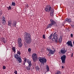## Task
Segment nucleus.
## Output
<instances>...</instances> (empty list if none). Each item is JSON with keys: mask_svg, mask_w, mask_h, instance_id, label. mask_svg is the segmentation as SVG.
<instances>
[{"mask_svg": "<svg viewBox=\"0 0 74 74\" xmlns=\"http://www.w3.org/2000/svg\"><path fill=\"white\" fill-rule=\"evenodd\" d=\"M24 37L25 39V41L27 44H29L31 43L32 38L31 35L27 32H25L24 34Z\"/></svg>", "mask_w": 74, "mask_h": 74, "instance_id": "1", "label": "nucleus"}, {"mask_svg": "<svg viewBox=\"0 0 74 74\" xmlns=\"http://www.w3.org/2000/svg\"><path fill=\"white\" fill-rule=\"evenodd\" d=\"M39 61L42 64H43L44 65V63L47 62V59L43 57H39L38 59Z\"/></svg>", "mask_w": 74, "mask_h": 74, "instance_id": "2", "label": "nucleus"}, {"mask_svg": "<svg viewBox=\"0 0 74 74\" xmlns=\"http://www.w3.org/2000/svg\"><path fill=\"white\" fill-rule=\"evenodd\" d=\"M46 50L47 52H49V53L50 54V55H53L54 54V53L56 52V50L55 49L53 48L52 49V50L50 49L49 48H47L46 49Z\"/></svg>", "mask_w": 74, "mask_h": 74, "instance_id": "3", "label": "nucleus"}, {"mask_svg": "<svg viewBox=\"0 0 74 74\" xmlns=\"http://www.w3.org/2000/svg\"><path fill=\"white\" fill-rule=\"evenodd\" d=\"M32 58L34 62H36L38 60L37 55L36 53H33L32 55Z\"/></svg>", "mask_w": 74, "mask_h": 74, "instance_id": "4", "label": "nucleus"}, {"mask_svg": "<svg viewBox=\"0 0 74 74\" xmlns=\"http://www.w3.org/2000/svg\"><path fill=\"white\" fill-rule=\"evenodd\" d=\"M14 57L15 58L17 59V60H18L19 63H21V62H21L22 60L21 58L18 54H15L14 55Z\"/></svg>", "mask_w": 74, "mask_h": 74, "instance_id": "5", "label": "nucleus"}, {"mask_svg": "<svg viewBox=\"0 0 74 74\" xmlns=\"http://www.w3.org/2000/svg\"><path fill=\"white\" fill-rule=\"evenodd\" d=\"M27 63H28L29 66L26 67V69L27 70H29L30 69V67L32 66V62L31 61H29V60H27Z\"/></svg>", "mask_w": 74, "mask_h": 74, "instance_id": "6", "label": "nucleus"}, {"mask_svg": "<svg viewBox=\"0 0 74 74\" xmlns=\"http://www.w3.org/2000/svg\"><path fill=\"white\" fill-rule=\"evenodd\" d=\"M45 10L46 12H49L51 10V6L49 5H47L46 7Z\"/></svg>", "mask_w": 74, "mask_h": 74, "instance_id": "7", "label": "nucleus"}, {"mask_svg": "<svg viewBox=\"0 0 74 74\" xmlns=\"http://www.w3.org/2000/svg\"><path fill=\"white\" fill-rule=\"evenodd\" d=\"M66 58V56L65 55H63L61 57V59L62 61V63H65Z\"/></svg>", "mask_w": 74, "mask_h": 74, "instance_id": "8", "label": "nucleus"}, {"mask_svg": "<svg viewBox=\"0 0 74 74\" xmlns=\"http://www.w3.org/2000/svg\"><path fill=\"white\" fill-rule=\"evenodd\" d=\"M56 34V32H55L53 35L52 36L53 37V38H52V41H54L55 39L57 38H58V35Z\"/></svg>", "mask_w": 74, "mask_h": 74, "instance_id": "9", "label": "nucleus"}, {"mask_svg": "<svg viewBox=\"0 0 74 74\" xmlns=\"http://www.w3.org/2000/svg\"><path fill=\"white\" fill-rule=\"evenodd\" d=\"M66 44H68V46H70V47H73V44H72V42L71 41H68L67 42Z\"/></svg>", "mask_w": 74, "mask_h": 74, "instance_id": "10", "label": "nucleus"}, {"mask_svg": "<svg viewBox=\"0 0 74 74\" xmlns=\"http://www.w3.org/2000/svg\"><path fill=\"white\" fill-rule=\"evenodd\" d=\"M16 21H13V23L12 24V26L14 27V26H16Z\"/></svg>", "mask_w": 74, "mask_h": 74, "instance_id": "11", "label": "nucleus"}, {"mask_svg": "<svg viewBox=\"0 0 74 74\" xmlns=\"http://www.w3.org/2000/svg\"><path fill=\"white\" fill-rule=\"evenodd\" d=\"M50 21L51 22V23H50L52 25H55L56 24V23H55V21L53 20L52 19H51L50 20Z\"/></svg>", "mask_w": 74, "mask_h": 74, "instance_id": "12", "label": "nucleus"}, {"mask_svg": "<svg viewBox=\"0 0 74 74\" xmlns=\"http://www.w3.org/2000/svg\"><path fill=\"white\" fill-rule=\"evenodd\" d=\"M3 25H5V23H6V22L5 21V18L4 17H3Z\"/></svg>", "mask_w": 74, "mask_h": 74, "instance_id": "13", "label": "nucleus"}, {"mask_svg": "<svg viewBox=\"0 0 74 74\" xmlns=\"http://www.w3.org/2000/svg\"><path fill=\"white\" fill-rule=\"evenodd\" d=\"M59 43H61V42H62V37L60 36V38H59Z\"/></svg>", "mask_w": 74, "mask_h": 74, "instance_id": "14", "label": "nucleus"}, {"mask_svg": "<svg viewBox=\"0 0 74 74\" xmlns=\"http://www.w3.org/2000/svg\"><path fill=\"white\" fill-rule=\"evenodd\" d=\"M66 21L70 23L71 22V20L70 18H66Z\"/></svg>", "mask_w": 74, "mask_h": 74, "instance_id": "15", "label": "nucleus"}, {"mask_svg": "<svg viewBox=\"0 0 74 74\" xmlns=\"http://www.w3.org/2000/svg\"><path fill=\"white\" fill-rule=\"evenodd\" d=\"M61 52L62 53H63V54H64L66 52V51L64 50H61Z\"/></svg>", "mask_w": 74, "mask_h": 74, "instance_id": "16", "label": "nucleus"}, {"mask_svg": "<svg viewBox=\"0 0 74 74\" xmlns=\"http://www.w3.org/2000/svg\"><path fill=\"white\" fill-rule=\"evenodd\" d=\"M52 26V25L50 23L48 25L47 27V29H48V28H51Z\"/></svg>", "mask_w": 74, "mask_h": 74, "instance_id": "17", "label": "nucleus"}, {"mask_svg": "<svg viewBox=\"0 0 74 74\" xmlns=\"http://www.w3.org/2000/svg\"><path fill=\"white\" fill-rule=\"evenodd\" d=\"M12 50H13V52H14L15 53V52H16V48H15V47H13L12 48Z\"/></svg>", "mask_w": 74, "mask_h": 74, "instance_id": "18", "label": "nucleus"}, {"mask_svg": "<svg viewBox=\"0 0 74 74\" xmlns=\"http://www.w3.org/2000/svg\"><path fill=\"white\" fill-rule=\"evenodd\" d=\"M19 45H18V47L20 48H21L22 47V42H20V43H18Z\"/></svg>", "mask_w": 74, "mask_h": 74, "instance_id": "19", "label": "nucleus"}, {"mask_svg": "<svg viewBox=\"0 0 74 74\" xmlns=\"http://www.w3.org/2000/svg\"><path fill=\"white\" fill-rule=\"evenodd\" d=\"M53 10H52L51 11L50 15L51 16H52L53 15Z\"/></svg>", "mask_w": 74, "mask_h": 74, "instance_id": "20", "label": "nucleus"}, {"mask_svg": "<svg viewBox=\"0 0 74 74\" xmlns=\"http://www.w3.org/2000/svg\"><path fill=\"white\" fill-rule=\"evenodd\" d=\"M12 24V22L11 21H9L8 22V26H11Z\"/></svg>", "mask_w": 74, "mask_h": 74, "instance_id": "21", "label": "nucleus"}, {"mask_svg": "<svg viewBox=\"0 0 74 74\" xmlns=\"http://www.w3.org/2000/svg\"><path fill=\"white\" fill-rule=\"evenodd\" d=\"M21 38H18V43H19L20 42H21L22 40H21Z\"/></svg>", "mask_w": 74, "mask_h": 74, "instance_id": "22", "label": "nucleus"}, {"mask_svg": "<svg viewBox=\"0 0 74 74\" xmlns=\"http://www.w3.org/2000/svg\"><path fill=\"white\" fill-rule=\"evenodd\" d=\"M46 69H47V71H49V67L48 66L46 65Z\"/></svg>", "mask_w": 74, "mask_h": 74, "instance_id": "23", "label": "nucleus"}, {"mask_svg": "<svg viewBox=\"0 0 74 74\" xmlns=\"http://www.w3.org/2000/svg\"><path fill=\"white\" fill-rule=\"evenodd\" d=\"M24 62L23 63L24 65H25V63L26 62V61L27 60V59H26V58H25L24 59Z\"/></svg>", "mask_w": 74, "mask_h": 74, "instance_id": "24", "label": "nucleus"}, {"mask_svg": "<svg viewBox=\"0 0 74 74\" xmlns=\"http://www.w3.org/2000/svg\"><path fill=\"white\" fill-rule=\"evenodd\" d=\"M5 39L4 38H1L2 42H3L4 43H5V41H4Z\"/></svg>", "mask_w": 74, "mask_h": 74, "instance_id": "25", "label": "nucleus"}, {"mask_svg": "<svg viewBox=\"0 0 74 74\" xmlns=\"http://www.w3.org/2000/svg\"><path fill=\"white\" fill-rule=\"evenodd\" d=\"M15 4H16L15 3V2L14 3L13 2H12V5L13 6H15Z\"/></svg>", "mask_w": 74, "mask_h": 74, "instance_id": "26", "label": "nucleus"}, {"mask_svg": "<svg viewBox=\"0 0 74 74\" xmlns=\"http://www.w3.org/2000/svg\"><path fill=\"white\" fill-rule=\"evenodd\" d=\"M52 34H51L50 36L49 37V40H51V38H52Z\"/></svg>", "mask_w": 74, "mask_h": 74, "instance_id": "27", "label": "nucleus"}, {"mask_svg": "<svg viewBox=\"0 0 74 74\" xmlns=\"http://www.w3.org/2000/svg\"><path fill=\"white\" fill-rule=\"evenodd\" d=\"M2 14H3L2 13V10L0 9V16H1V15H2Z\"/></svg>", "mask_w": 74, "mask_h": 74, "instance_id": "28", "label": "nucleus"}, {"mask_svg": "<svg viewBox=\"0 0 74 74\" xmlns=\"http://www.w3.org/2000/svg\"><path fill=\"white\" fill-rule=\"evenodd\" d=\"M17 54H18V55H21V52H20V51H17Z\"/></svg>", "mask_w": 74, "mask_h": 74, "instance_id": "29", "label": "nucleus"}, {"mask_svg": "<svg viewBox=\"0 0 74 74\" xmlns=\"http://www.w3.org/2000/svg\"><path fill=\"white\" fill-rule=\"evenodd\" d=\"M8 10H11V5H10L9 7L8 8Z\"/></svg>", "mask_w": 74, "mask_h": 74, "instance_id": "30", "label": "nucleus"}, {"mask_svg": "<svg viewBox=\"0 0 74 74\" xmlns=\"http://www.w3.org/2000/svg\"><path fill=\"white\" fill-rule=\"evenodd\" d=\"M55 74H61V73L60 71H57V73H56Z\"/></svg>", "mask_w": 74, "mask_h": 74, "instance_id": "31", "label": "nucleus"}, {"mask_svg": "<svg viewBox=\"0 0 74 74\" xmlns=\"http://www.w3.org/2000/svg\"><path fill=\"white\" fill-rule=\"evenodd\" d=\"M58 38L56 39H55V40H56L55 42H58Z\"/></svg>", "mask_w": 74, "mask_h": 74, "instance_id": "32", "label": "nucleus"}, {"mask_svg": "<svg viewBox=\"0 0 74 74\" xmlns=\"http://www.w3.org/2000/svg\"><path fill=\"white\" fill-rule=\"evenodd\" d=\"M42 36L43 38L45 39V35H43Z\"/></svg>", "mask_w": 74, "mask_h": 74, "instance_id": "33", "label": "nucleus"}, {"mask_svg": "<svg viewBox=\"0 0 74 74\" xmlns=\"http://www.w3.org/2000/svg\"><path fill=\"white\" fill-rule=\"evenodd\" d=\"M14 74H18V73H17V71H15L14 72Z\"/></svg>", "mask_w": 74, "mask_h": 74, "instance_id": "34", "label": "nucleus"}, {"mask_svg": "<svg viewBox=\"0 0 74 74\" xmlns=\"http://www.w3.org/2000/svg\"><path fill=\"white\" fill-rule=\"evenodd\" d=\"M26 6L27 7V8H28L29 7V5L27 3L26 4Z\"/></svg>", "mask_w": 74, "mask_h": 74, "instance_id": "35", "label": "nucleus"}, {"mask_svg": "<svg viewBox=\"0 0 74 74\" xmlns=\"http://www.w3.org/2000/svg\"><path fill=\"white\" fill-rule=\"evenodd\" d=\"M28 52H30L31 51V49L30 48H29L28 49Z\"/></svg>", "mask_w": 74, "mask_h": 74, "instance_id": "36", "label": "nucleus"}, {"mask_svg": "<svg viewBox=\"0 0 74 74\" xmlns=\"http://www.w3.org/2000/svg\"><path fill=\"white\" fill-rule=\"evenodd\" d=\"M47 54L48 55V56H51V55H50V54L49 53H47Z\"/></svg>", "mask_w": 74, "mask_h": 74, "instance_id": "37", "label": "nucleus"}, {"mask_svg": "<svg viewBox=\"0 0 74 74\" xmlns=\"http://www.w3.org/2000/svg\"><path fill=\"white\" fill-rule=\"evenodd\" d=\"M3 69H5V66H3Z\"/></svg>", "mask_w": 74, "mask_h": 74, "instance_id": "38", "label": "nucleus"}, {"mask_svg": "<svg viewBox=\"0 0 74 74\" xmlns=\"http://www.w3.org/2000/svg\"><path fill=\"white\" fill-rule=\"evenodd\" d=\"M71 37L73 38V34H71Z\"/></svg>", "mask_w": 74, "mask_h": 74, "instance_id": "39", "label": "nucleus"}, {"mask_svg": "<svg viewBox=\"0 0 74 74\" xmlns=\"http://www.w3.org/2000/svg\"><path fill=\"white\" fill-rule=\"evenodd\" d=\"M71 57H73V53H72L71 54Z\"/></svg>", "mask_w": 74, "mask_h": 74, "instance_id": "40", "label": "nucleus"}, {"mask_svg": "<svg viewBox=\"0 0 74 74\" xmlns=\"http://www.w3.org/2000/svg\"><path fill=\"white\" fill-rule=\"evenodd\" d=\"M36 70H37V71H38L39 70V69H38V68H37V69H36Z\"/></svg>", "mask_w": 74, "mask_h": 74, "instance_id": "41", "label": "nucleus"}, {"mask_svg": "<svg viewBox=\"0 0 74 74\" xmlns=\"http://www.w3.org/2000/svg\"><path fill=\"white\" fill-rule=\"evenodd\" d=\"M62 69H63V68H64V67L63 66H62Z\"/></svg>", "mask_w": 74, "mask_h": 74, "instance_id": "42", "label": "nucleus"}, {"mask_svg": "<svg viewBox=\"0 0 74 74\" xmlns=\"http://www.w3.org/2000/svg\"><path fill=\"white\" fill-rule=\"evenodd\" d=\"M7 8H8V7H7Z\"/></svg>", "mask_w": 74, "mask_h": 74, "instance_id": "43", "label": "nucleus"}, {"mask_svg": "<svg viewBox=\"0 0 74 74\" xmlns=\"http://www.w3.org/2000/svg\"><path fill=\"white\" fill-rule=\"evenodd\" d=\"M59 53H60V52H59Z\"/></svg>", "mask_w": 74, "mask_h": 74, "instance_id": "44", "label": "nucleus"}, {"mask_svg": "<svg viewBox=\"0 0 74 74\" xmlns=\"http://www.w3.org/2000/svg\"><path fill=\"white\" fill-rule=\"evenodd\" d=\"M73 27V25L72 26Z\"/></svg>", "mask_w": 74, "mask_h": 74, "instance_id": "45", "label": "nucleus"}]
</instances>
